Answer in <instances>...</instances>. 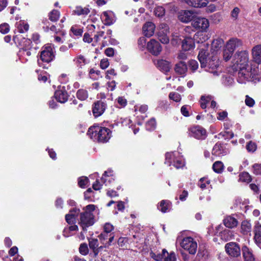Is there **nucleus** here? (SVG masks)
Wrapping results in <instances>:
<instances>
[{"label": "nucleus", "mask_w": 261, "mask_h": 261, "mask_svg": "<svg viewBox=\"0 0 261 261\" xmlns=\"http://www.w3.org/2000/svg\"><path fill=\"white\" fill-rule=\"evenodd\" d=\"M109 65V62L108 59H103L101 60L100 66V67L105 69L107 68Z\"/></svg>", "instance_id": "63"}, {"label": "nucleus", "mask_w": 261, "mask_h": 261, "mask_svg": "<svg viewBox=\"0 0 261 261\" xmlns=\"http://www.w3.org/2000/svg\"><path fill=\"white\" fill-rule=\"evenodd\" d=\"M96 206L89 204L83 208L84 212L81 213L79 224L83 230L92 225L94 223V216L92 212L95 210Z\"/></svg>", "instance_id": "3"}, {"label": "nucleus", "mask_w": 261, "mask_h": 261, "mask_svg": "<svg viewBox=\"0 0 261 261\" xmlns=\"http://www.w3.org/2000/svg\"><path fill=\"white\" fill-rule=\"evenodd\" d=\"M246 149L249 152H254L256 149V145L255 143L250 141L246 145Z\"/></svg>", "instance_id": "53"}, {"label": "nucleus", "mask_w": 261, "mask_h": 261, "mask_svg": "<svg viewBox=\"0 0 261 261\" xmlns=\"http://www.w3.org/2000/svg\"><path fill=\"white\" fill-rule=\"evenodd\" d=\"M107 103L101 100H98L94 103L92 107V112L95 117L101 116L105 111Z\"/></svg>", "instance_id": "10"}, {"label": "nucleus", "mask_w": 261, "mask_h": 261, "mask_svg": "<svg viewBox=\"0 0 261 261\" xmlns=\"http://www.w3.org/2000/svg\"><path fill=\"white\" fill-rule=\"evenodd\" d=\"M189 135L197 139H204L206 137V131L200 126H194L189 129Z\"/></svg>", "instance_id": "7"}, {"label": "nucleus", "mask_w": 261, "mask_h": 261, "mask_svg": "<svg viewBox=\"0 0 261 261\" xmlns=\"http://www.w3.org/2000/svg\"><path fill=\"white\" fill-rule=\"evenodd\" d=\"M114 229V226L110 223H106L103 226V231L98 236L101 241H105L109 239V241L106 243H103L105 247L111 245L115 237L114 233L112 232Z\"/></svg>", "instance_id": "4"}, {"label": "nucleus", "mask_w": 261, "mask_h": 261, "mask_svg": "<svg viewBox=\"0 0 261 261\" xmlns=\"http://www.w3.org/2000/svg\"><path fill=\"white\" fill-rule=\"evenodd\" d=\"M178 18L181 22L187 23L192 20L193 13L190 11H181L179 12Z\"/></svg>", "instance_id": "17"}, {"label": "nucleus", "mask_w": 261, "mask_h": 261, "mask_svg": "<svg viewBox=\"0 0 261 261\" xmlns=\"http://www.w3.org/2000/svg\"><path fill=\"white\" fill-rule=\"evenodd\" d=\"M54 54L51 45H46L41 52L40 59L44 62L49 63L53 60Z\"/></svg>", "instance_id": "8"}, {"label": "nucleus", "mask_w": 261, "mask_h": 261, "mask_svg": "<svg viewBox=\"0 0 261 261\" xmlns=\"http://www.w3.org/2000/svg\"><path fill=\"white\" fill-rule=\"evenodd\" d=\"M194 47V40L191 37H186L182 42V48L185 51L190 50Z\"/></svg>", "instance_id": "20"}, {"label": "nucleus", "mask_w": 261, "mask_h": 261, "mask_svg": "<svg viewBox=\"0 0 261 261\" xmlns=\"http://www.w3.org/2000/svg\"><path fill=\"white\" fill-rule=\"evenodd\" d=\"M223 223L226 227L231 228L236 227L238 224L237 220L231 216L226 217L223 220Z\"/></svg>", "instance_id": "23"}, {"label": "nucleus", "mask_w": 261, "mask_h": 261, "mask_svg": "<svg viewBox=\"0 0 261 261\" xmlns=\"http://www.w3.org/2000/svg\"><path fill=\"white\" fill-rule=\"evenodd\" d=\"M154 12L156 16L162 17L165 13V8L162 6H158L155 8Z\"/></svg>", "instance_id": "46"}, {"label": "nucleus", "mask_w": 261, "mask_h": 261, "mask_svg": "<svg viewBox=\"0 0 261 261\" xmlns=\"http://www.w3.org/2000/svg\"><path fill=\"white\" fill-rule=\"evenodd\" d=\"M89 245L91 249H92L95 254H97L99 251V249H101L102 247H100L97 248L98 246V242L97 239H92L89 240Z\"/></svg>", "instance_id": "36"}, {"label": "nucleus", "mask_w": 261, "mask_h": 261, "mask_svg": "<svg viewBox=\"0 0 261 261\" xmlns=\"http://www.w3.org/2000/svg\"><path fill=\"white\" fill-rule=\"evenodd\" d=\"M155 64L158 68L164 72H168L171 68L170 62L166 60L163 59L158 60L155 62Z\"/></svg>", "instance_id": "19"}, {"label": "nucleus", "mask_w": 261, "mask_h": 261, "mask_svg": "<svg viewBox=\"0 0 261 261\" xmlns=\"http://www.w3.org/2000/svg\"><path fill=\"white\" fill-rule=\"evenodd\" d=\"M245 102V104L249 107H252L255 104L254 100L248 95L246 96Z\"/></svg>", "instance_id": "57"}, {"label": "nucleus", "mask_w": 261, "mask_h": 261, "mask_svg": "<svg viewBox=\"0 0 261 261\" xmlns=\"http://www.w3.org/2000/svg\"><path fill=\"white\" fill-rule=\"evenodd\" d=\"M181 40V39L178 36L173 35L171 42L173 45H176L179 44Z\"/></svg>", "instance_id": "60"}, {"label": "nucleus", "mask_w": 261, "mask_h": 261, "mask_svg": "<svg viewBox=\"0 0 261 261\" xmlns=\"http://www.w3.org/2000/svg\"><path fill=\"white\" fill-rule=\"evenodd\" d=\"M192 24L196 29L206 31L209 27L208 20L204 17H197L193 19Z\"/></svg>", "instance_id": "11"}, {"label": "nucleus", "mask_w": 261, "mask_h": 261, "mask_svg": "<svg viewBox=\"0 0 261 261\" xmlns=\"http://www.w3.org/2000/svg\"><path fill=\"white\" fill-rule=\"evenodd\" d=\"M227 150L224 149L220 144H216L213 147L212 154L215 156H221L227 154Z\"/></svg>", "instance_id": "22"}, {"label": "nucleus", "mask_w": 261, "mask_h": 261, "mask_svg": "<svg viewBox=\"0 0 261 261\" xmlns=\"http://www.w3.org/2000/svg\"><path fill=\"white\" fill-rule=\"evenodd\" d=\"M176 154H177V153L167 152L165 155V163L169 166H171V164L173 165V162L175 160L176 158H177Z\"/></svg>", "instance_id": "32"}, {"label": "nucleus", "mask_w": 261, "mask_h": 261, "mask_svg": "<svg viewBox=\"0 0 261 261\" xmlns=\"http://www.w3.org/2000/svg\"><path fill=\"white\" fill-rule=\"evenodd\" d=\"M60 14L59 11L57 10H53L48 13L49 19L53 21H57L60 18Z\"/></svg>", "instance_id": "38"}, {"label": "nucleus", "mask_w": 261, "mask_h": 261, "mask_svg": "<svg viewBox=\"0 0 261 261\" xmlns=\"http://www.w3.org/2000/svg\"><path fill=\"white\" fill-rule=\"evenodd\" d=\"M88 134L99 142H107L111 137V131L108 128L98 125L90 127Z\"/></svg>", "instance_id": "2"}, {"label": "nucleus", "mask_w": 261, "mask_h": 261, "mask_svg": "<svg viewBox=\"0 0 261 261\" xmlns=\"http://www.w3.org/2000/svg\"><path fill=\"white\" fill-rule=\"evenodd\" d=\"M189 66L191 70L195 71L198 67V62L195 60H191L189 61Z\"/></svg>", "instance_id": "52"}, {"label": "nucleus", "mask_w": 261, "mask_h": 261, "mask_svg": "<svg viewBox=\"0 0 261 261\" xmlns=\"http://www.w3.org/2000/svg\"><path fill=\"white\" fill-rule=\"evenodd\" d=\"M239 180L241 181L249 182L251 181L250 175L247 172H243L240 175Z\"/></svg>", "instance_id": "47"}, {"label": "nucleus", "mask_w": 261, "mask_h": 261, "mask_svg": "<svg viewBox=\"0 0 261 261\" xmlns=\"http://www.w3.org/2000/svg\"><path fill=\"white\" fill-rule=\"evenodd\" d=\"M180 246L191 254H195L197 248L196 242L191 237L184 238L180 243Z\"/></svg>", "instance_id": "6"}, {"label": "nucleus", "mask_w": 261, "mask_h": 261, "mask_svg": "<svg viewBox=\"0 0 261 261\" xmlns=\"http://www.w3.org/2000/svg\"><path fill=\"white\" fill-rule=\"evenodd\" d=\"M205 66H201L202 68H205L208 72L214 73V75H218V72L216 70L219 65V61L216 56H212L208 57L205 61Z\"/></svg>", "instance_id": "5"}, {"label": "nucleus", "mask_w": 261, "mask_h": 261, "mask_svg": "<svg viewBox=\"0 0 261 261\" xmlns=\"http://www.w3.org/2000/svg\"><path fill=\"white\" fill-rule=\"evenodd\" d=\"M249 53L247 50L237 51L233 57L232 67L233 70H239L238 77L240 82L249 81L254 78L255 70H252L249 65Z\"/></svg>", "instance_id": "1"}, {"label": "nucleus", "mask_w": 261, "mask_h": 261, "mask_svg": "<svg viewBox=\"0 0 261 261\" xmlns=\"http://www.w3.org/2000/svg\"><path fill=\"white\" fill-rule=\"evenodd\" d=\"M185 165L184 160L179 157L176 158L175 160L173 162V166L177 169L182 167Z\"/></svg>", "instance_id": "49"}, {"label": "nucleus", "mask_w": 261, "mask_h": 261, "mask_svg": "<svg viewBox=\"0 0 261 261\" xmlns=\"http://www.w3.org/2000/svg\"><path fill=\"white\" fill-rule=\"evenodd\" d=\"M252 56L255 62L261 63V45H257L252 48Z\"/></svg>", "instance_id": "18"}, {"label": "nucleus", "mask_w": 261, "mask_h": 261, "mask_svg": "<svg viewBox=\"0 0 261 261\" xmlns=\"http://www.w3.org/2000/svg\"><path fill=\"white\" fill-rule=\"evenodd\" d=\"M171 203L169 201L163 200L160 202L158 208L162 213H165L168 212L171 209Z\"/></svg>", "instance_id": "27"}, {"label": "nucleus", "mask_w": 261, "mask_h": 261, "mask_svg": "<svg viewBox=\"0 0 261 261\" xmlns=\"http://www.w3.org/2000/svg\"><path fill=\"white\" fill-rule=\"evenodd\" d=\"M168 33H165L162 31H159L158 33V38L160 41L164 44H167L169 42V38L167 36Z\"/></svg>", "instance_id": "39"}, {"label": "nucleus", "mask_w": 261, "mask_h": 261, "mask_svg": "<svg viewBox=\"0 0 261 261\" xmlns=\"http://www.w3.org/2000/svg\"><path fill=\"white\" fill-rule=\"evenodd\" d=\"M55 97L56 100L61 103H64L68 99L67 92L62 90H57L55 93Z\"/></svg>", "instance_id": "21"}, {"label": "nucleus", "mask_w": 261, "mask_h": 261, "mask_svg": "<svg viewBox=\"0 0 261 261\" xmlns=\"http://www.w3.org/2000/svg\"><path fill=\"white\" fill-rule=\"evenodd\" d=\"M208 36L203 32H198L196 33L194 36V40L197 43H203L208 39Z\"/></svg>", "instance_id": "28"}, {"label": "nucleus", "mask_w": 261, "mask_h": 261, "mask_svg": "<svg viewBox=\"0 0 261 261\" xmlns=\"http://www.w3.org/2000/svg\"><path fill=\"white\" fill-rule=\"evenodd\" d=\"M90 12V10L87 7L83 8L81 6H77L74 10V13L78 15H87Z\"/></svg>", "instance_id": "40"}, {"label": "nucleus", "mask_w": 261, "mask_h": 261, "mask_svg": "<svg viewBox=\"0 0 261 261\" xmlns=\"http://www.w3.org/2000/svg\"><path fill=\"white\" fill-rule=\"evenodd\" d=\"M253 172L255 174H261V164H255L253 166Z\"/></svg>", "instance_id": "62"}, {"label": "nucleus", "mask_w": 261, "mask_h": 261, "mask_svg": "<svg viewBox=\"0 0 261 261\" xmlns=\"http://www.w3.org/2000/svg\"><path fill=\"white\" fill-rule=\"evenodd\" d=\"M186 2L189 6L196 8L205 7L208 3L207 0H186Z\"/></svg>", "instance_id": "25"}, {"label": "nucleus", "mask_w": 261, "mask_h": 261, "mask_svg": "<svg viewBox=\"0 0 261 261\" xmlns=\"http://www.w3.org/2000/svg\"><path fill=\"white\" fill-rule=\"evenodd\" d=\"M174 70L176 73L185 75L187 71V66L185 62L181 61L175 65Z\"/></svg>", "instance_id": "24"}, {"label": "nucleus", "mask_w": 261, "mask_h": 261, "mask_svg": "<svg viewBox=\"0 0 261 261\" xmlns=\"http://www.w3.org/2000/svg\"><path fill=\"white\" fill-rule=\"evenodd\" d=\"M101 18L104 24L108 25L112 24L115 21L114 14L111 11L103 12Z\"/></svg>", "instance_id": "15"}, {"label": "nucleus", "mask_w": 261, "mask_h": 261, "mask_svg": "<svg viewBox=\"0 0 261 261\" xmlns=\"http://www.w3.org/2000/svg\"><path fill=\"white\" fill-rule=\"evenodd\" d=\"M169 98L170 99L177 102H179L181 99V95L179 93L175 92L170 93Z\"/></svg>", "instance_id": "45"}, {"label": "nucleus", "mask_w": 261, "mask_h": 261, "mask_svg": "<svg viewBox=\"0 0 261 261\" xmlns=\"http://www.w3.org/2000/svg\"><path fill=\"white\" fill-rule=\"evenodd\" d=\"M223 44V40L222 39H218L213 41L212 43V49L213 52L218 51Z\"/></svg>", "instance_id": "34"}, {"label": "nucleus", "mask_w": 261, "mask_h": 261, "mask_svg": "<svg viewBox=\"0 0 261 261\" xmlns=\"http://www.w3.org/2000/svg\"><path fill=\"white\" fill-rule=\"evenodd\" d=\"M155 25L151 22H147L143 26V33L147 37H151L154 33Z\"/></svg>", "instance_id": "14"}, {"label": "nucleus", "mask_w": 261, "mask_h": 261, "mask_svg": "<svg viewBox=\"0 0 261 261\" xmlns=\"http://www.w3.org/2000/svg\"><path fill=\"white\" fill-rule=\"evenodd\" d=\"M79 213V210L75 208L70 210L69 214H66L65 216L66 222L69 224L74 223L76 216Z\"/></svg>", "instance_id": "26"}, {"label": "nucleus", "mask_w": 261, "mask_h": 261, "mask_svg": "<svg viewBox=\"0 0 261 261\" xmlns=\"http://www.w3.org/2000/svg\"><path fill=\"white\" fill-rule=\"evenodd\" d=\"M165 32V33H169V30L168 26L165 23H162L159 26V31Z\"/></svg>", "instance_id": "61"}, {"label": "nucleus", "mask_w": 261, "mask_h": 261, "mask_svg": "<svg viewBox=\"0 0 261 261\" xmlns=\"http://www.w3.org/2000/svg\"><path fill=\"white\" fill-rule=\"evenodd\" d=\"M166 253H167V251L166 249H164L162 250V254L159 253L155 254V253L151 252L150 253V256L154 260L156 261H160L163 259L164 257H166Z\"/></svg>", "instance_id": "41"}, {"label": "nucleus", "mask_w": 261, "mask_h": 261, "mask_svg": "<svg viewBox=\"0 0 261 261\" xmlns=\"http://www.w3.org/2000/svg\"><path fill=\"white\" fill-rule=\"evenodd\" d=\"M207 256V251L204 248H200L196 256V261H204Z\"/></svg>", "instance_id": "35"}, {"label": "nucleus", "mask_w": 261, "mask_h": 261, "mask_svg": "<svg viewBox=\"0 0 261 261\" xmlns=\"http://www.w3.org/2000/svg\"><path fill=\"white\" fill-rule=\"evenodd\" d=\"M233 54V51L232 50L228 48L225 45L224 46L223 49V59L225 61H228L230 59L232 55Z\"/></svg>", "instance_id": "37"}, {"label": "nucleus", "mask_w": 261, "mask_h": 261, "mask_svg": "<svg viewBox=\"0 0 261 261\" xmlns=\"http://www.w3.org/2000/svg\"><path fill=\"white\" fill-rule=\"evenodd\" d=\"M74 61L80 67H82L86 64V59L82 55L77 56L74 59Z\"/></svg>", "instance_id": "44"}, {"label": "nucleus", "mask_w": 261, "mask_h": 261, "mask_svg": "<svg viewBox=\"0 0 261 261\" xmlns=\"http://www.w3.org/2000/svg\"><path fill=\"white\" fill-rule=\"evenodd\" d=\"M146 40L144 37H140L138 39V43L140 48L143 49L146 44Z\"/></svg>", "instance_id": "59"}, {"label": "nucleus", "mask_w": 261, "mask_h": 261, "mask_svg": "<svg viewBox=\"0 0 261 261\" xmlns=\"http://www.w3.org/2000/svg\"><path fill=\"white\" fill-rule=\"evenodd\" d=\"M167 256L165 257L164 261H176V256L173 252H170L169 254L166 253Z\"/></svg>", "instance_id": "58"}, {"label": "nucleus", "mask_w": 261, "mask_h": 261, "mask_svg": "<svg viewBox=\"0 0 261 261\" xmlns=\"http://www.w3.org/2000/svg\"><path fill=\"white\" fill-rule=\"evenodd\" d=\"M243 253L245 261H255L253 255L247 247L243 248Z\"/></svg>", "instance_id": "31"}, {"label": "nucleus", "mask_w": 261, "mask_h": 261, "mask_svg": "<svg viewBox=\"0 0 261 261\" xmlns=\"http://www.w3.org/2000/svg\"><path fill=\"white\" fill-rule=\"evenodd\" d=\"M254 239L256 243H260L261 242V224L257 223L254 227Z\"/></svg>", "instance_id": "29"}, {"label": "nucleus", "mask_w": 261, "mask_h": 261, "mask_svg": "<svg viewBox=\"0 0 261 261\" xmlns=\"http://www.w3.org/2000/svg\"><path fill=\"white\" fill-rule=\"evenodd\" d=\"M18 31L20 33H23L27 32L29 28V24L23 20H20L16 24Z\"/></svg>", "instance_id": "30"}, {"label": "nucleus", "mask_w": 261, "mask_h": 261, "mask_svg": "<svg viewBox=\"0 0 261 261\" xmlns=\"http://www.w3.org/2000/svg\"><path fill=\"white\" fill-rule=\"evenodd\" d=\"M242 45V41L237 38H232L229 39L225 44L226 47L232 50L233 52L236 49L241 47Z\"/></svg>", "instance_id": "16"}, {"label": "nucleus", "mask_w": 261, "mask_h": 261, "mask_svg": "<svg viewBox=\"0 0 261 261\" xmlns=\"http://www.w3.org/2000/svg\"><path fill=\"white\" fill-rule=\"evenodd\" d=\"M211 100V98L210 96H201L200 106L202 109H205L206 108V104L210 102Z\"/></svg>", "instance_id": "48"}, {"label": "nucleus", "mask_w": 261, "mask_h": 261, "mask_svg": "<svg viewBox=\"0 0 261 261\" xmlns=\"http://www.w3.org/2000/svg\"><path fill=\"white\" fill-rule=\"evenodd\" d=\"M76 96L79 99L84 100L88 97V92L84 89H80L76 93Z\"/></svg>", "instance_id": "42"}, {"label": "nucleus", "mask_w": 261, "mask_h": 261, "mask_svg": "<svg viewBox=\"0 0 261 261\" xmlns=\"http://www.w3.org/2000/svg\"><path fill=\"white\" fill-rule=\"evenodd\" d=\"M226 252L230 256L237 257L241 254V250L239 245L234 242H230L225 245Z\"/></svg>", "instance_id": "12"}, {"label": "nucleus", "mask_w": 261, "mask_h": 261, "mask_svg": "<svg viewBox=\"0 0 261 261\" xmlns=\"http://www.w3.org/2000/svg\"><path fill=\"white\" fill-rule=\"evenodd\" d=\"M208 44L205 43L202 44L200 47V50L198 56V60L201 64V66H205V61H206L208 58L207 56L208 53L207 52L208 49Z\"/></svg>", "instance_id": "13"}, {"label": "nucleus", "mask_w": 261, "mask_h": 261, "mask_svg": "<svg viewBox=\"0 0 261 261\" xmlns=\"http://www.w3.org/2000/svg\"><path fill=\"white\" fill-rule=\"evenodd\" d=\"M210 181L207 180L205 178H201L198 183V186L201 189H204L206 188V185H208Z\"/></svg>", "instance_id": "55"}, {"label": "nucleus", "mask_w": 261, "mask_h": 261, "mask_svg": "<svg viewBox=\"0 0 261 261\" xmlns=\"http://www.w3.org/2000/svg\"><path fill=\"white\" fill-rule=\"evenodd\" d=\"M118 103L120 105L121 107H124L126 105L127 101L126 99H125L123 97H119L117 99Z\"/></svg>", "instance_id": "64"}, {"label": "nucleus", "mask_w": 261, "mask_h": 261, "mask_svg": "<svg viewBox=\"0 0 261 261\" xmlns=\"http://www.w3.org/2000/svg\"><path fill=\"white\" fill-rule=\"evenodd\" d=\"M10 30V27L8 23H4L0 25V31L3 34H7Z\"/></svg>", "instance_id": "56"}, {"label": "nucleus", "mask_w": 261, "mask_h": 261, "mask_svg": "<svg viewBox=\"0 0 261 261\" xmlns=\"http://www.w3.org/2000/svg\"><path fill=\"white\" fill-rule=\"evenodd\" d=\"M80 252L83 255H86L88 253V248L86 244L83 243L80 245L79 248Z\"/></svg>", "instance_id": "54"}, {"label": "nucleus", "mask_w": 261, "mask_h": 261, "mask_svg": "<svg viewBox=\"0 0 261 261\" xmlns=\"http://www.w3.org/2000/svg\"><path fill=\"white\" fill-rule=\"evenodd\" d=\"M156 126L155 120L154 118L151 119L146 124V128L148 130L154 129Z\"/></svg>", "instance_id": "50"}, {"label": "nucleus", "mask_w": 261, "mask_h": 261, "mask_svg": "<svg viewBox=\"0 0 261 261\" xmlns=\"http://www.w3.org/2000/svg\"><path fill=\"white\" fill-rule=\"evenodd\" d=\"M213 169L217 173H221L223 169V163L220 161L215 162L213 165Z\"/></svg>", "instance_id": "43"}, {"label": "nucleus", "mask_w": 261, "mask_h": 261, "mask_svg": "<svg viewBox=\"0 0 261 261\" xmlns=\"http://www.w3.org/2000/svg\"><path fill=\"white\" fill-rule=\"evenodd\" d=\"M251 224L247 221H244L242 222L241 226V231L244 234H247L251 231Z\"/></svg>", "instance_id": "33"}, {"label": "nucleus", "mask_w": 261, "mask_h": 261, "mask_svg": "<svg viewBox=\"0 0 261 261\" xmlns=\"http://www.w3.org/2000/svg\"><path fill=\"white\" fill-rule=\"evenodd\" d=\"M147 50L153 55H159L162 50L160 43L155 39H151L147 43Z\"/></svg>", "instance_id": "9"}, {"label": "nucleus", "mask_w": 261, "mask_h": 261, "mask_svg": "<svg viewBox=\"0 0 261 261\" xmlns=\"http://www.w3.org/2000/svg\"><path fill=\"white\" fill-rule=\"evenodd\" d=\"M89 179L87 177L83 176L79 178L78 184L81 188H85V186L88 184Z\"/></svg>", "instance_id": "51"}]
</instances>
